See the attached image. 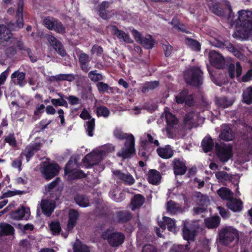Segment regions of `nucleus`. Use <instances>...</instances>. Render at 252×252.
I'll return each mask as SVG.
<instances>
[{
    "label": "nucleus",
    "instance_id": "obj_58",
    "mask_svg": "<svg viewBox=\"0 0 252 252\" xmlns=\"http://www.w3.org/2000/svg\"><path fill=\"white\" fill-rule=\"evenodd\" d=\"M24 192H25L24 191L20 190H15V191L8 190L7 192L3 193L2 195L1 196H0V199H2L5 198L12 197V196H14L16 195H21V194H24Z\"/></svg>",
    "mask_w": 252,
    "mask_h": 252
},
{
    "label": "nucleus",
    "instance_id": "obj_56",
    "mask_svg": "<svg viewBox=\"0 0 252 252\" xmlns=\"http://www.w3.org/2000/svg\"><path fill=\"white\" fill-rule=\"evenodd\" d=\"M96 113L98 117L102 116L104 118H107L110 115V111L104 106L97 107Z\"/></svg>",
    "mask_w": 252,
    "mask_h": 252
},
{
    "label": "nucleus",
    "instance_id": "obj_21",
    "mask_svg": "<svg viewBox=\"0 0 252 252\" xmlns=\"http://www.w3.org/2000/svg\"><path fill=\"white\" fill-rule=\"evenodd\" d=\"M112 29L114 34L116 35L119 40H123L124 42L127 43H133V41L130 37L128 34L126 33L122 30H119L116 26H112Z\"/></svg>",
    "mask_w": 252,
    "mask_h": 252
},
{
    "label": "nucleus",
    "instance_id": "obj_52",
    "mask_svg": "<svg viewBox=\"0 0 252 252\" xmlns=\"http://www.w3.org/2000/svg\"><path fill=\"white\" fill-rule=\"evenodd\" d=\"M86 131L88 135L92 137L94 135V131L95 127V119L92 118L90 120L86 122Z\"/></svg>",
    "mask_w": 252,
    "mask_h": 252
},
{
    "label": "nucleus",
    "instance_id": "obj_33",
    "mask_svg": "<svg viewBox=\"0 0 252 252\" xmlns=\"http://www.w3.org/2000/svg\"><path fill=\"white\" fill-rule=\"evenodd\" d=\"M196 233V231L194 229H190L185 225L182 228L183 239L188 241V242L194 240Z\"/></svg>",
    "mask_w": 252,
    "mask_h": 252
},
{
    "label": "nucleus",
    "instance_id": "obj_41",
    "mask_svg": "<svg viewBox=\"0 0 252 252\" xmlns=\"http://www.w3.org/2000/svg\"><path fill=\"white\" fill-rule=\"evenodd\" d=\"M26 213H28L26 209L23 206L18 208L16 211L11 214V218L15 220H20L24 218Z\"/></svg>",
    "mask_w": 252,
    "mask_h": 252
},
{
    "label": "nucleus",
    "instance_id": "obj_28",
    "mask_svg": "<svg viewBox=\"0 0 252 252\" xmlns=\"http://www.w3.org/2000/svg\"><path fill=\"white\" fill-rule=\"evenodd\" d=\"M220 222V218L219 216H214L206 218L204 220L205 226L208 229H214L218 227Z\"/></svg>",
    "mask_w": 252,
    "mask_h": 252
},
{
    "label": "nucleus",
    "instance_id": "obj_30",
    "mask_svg": "<svg viewBox=\"0 0 252 252\" xmlns=\"http://www.w3.org/2000/svg\"><path fill=\"white\" fill-rule=\"evenodd\" d=\"M23 7L24 4L23 2L20 1L18 4V8L16 11V24L18 28H22L24 26V20H23Z\"/></svg>",
    "mask_w": 252,
    "mask_h": 252
},
{
    "label": "nucleus",
    "instance_id": "obj_49",
    "mask_svg": "<svg viewBox=\"0 0 252 252\" xmlns=\"http://www.w3.org/2000/svg\"><path fill=\"white\" fill-rule=\"evenodd\" d=\"M94 157L91 154H88L83 159V162L87 168H91L94 165L97 164L99 162H94Z\"/></svg>",
    "mask_w": 252,
    "mask_h": 252
},
{
    "label": "nucleus",
    "instance_id": "obj_39",
    "mask_svg": "<svg viewBox=\"0 0 252 252\" xmlns=\"http://www.w3.org/2000/svg\"><path fill=\"white\" fill-rule=\"evenodd\" d=\"M242 98L244 103L248 105L252 104V87L249 86L243 91Z\"/></svg>",
    "mask_w": 252,
    "mask_h": 252
},
{
    "label": "nucleus",
    "instance_id": "obj_54",
    "mask_svg": "<svg viewBox=\"0 0 252 252\" xmlns=\"http://www.w3.org/2000/svg\"><path fill=\"white\" fill-rule=\"evenodd\" d=\"M163 220L165 222L169 231L176 232L175 222L172 219L168 217H163Z\"/></svg>",
    "mask_w": 252,
    "mask_h": 252
},
{
    "label": "nucleus",
    "instance_id": "obj_29",
    "mask_svg": "<svg viewBox=\"0 0 252 252\" xmlns=\"http://www.w3.org/2000/svg\"><path fill=\"white\" fill-rule=\"evenodd\" d=\"M12 33L9 29L4 25H0V42H8L12 38Z\"/></svg>",
    "mask_w": 252,
    "mask_h": 252
},
{
    "label": "nucleus",
    "instance_id": "obj_20",
    "mask_svg": "<svg viewBox=\"0 0 252 252\" xmlns=\"http://www.w3.org/2000/svg\"><path fill=\"white\" fill-rule=\"evenodd\" d=\"M90 60L88 55L81 53L79 56V63L81 70L84 72H88L91 68L90 64Z\"/></svg>",
    "mask_w": 252,
    "mask_h": 252
},
{
    "label": "nucleus",
    "instance_id": "obj_14",
    "mask_svg": "<svg viewBox=\"0 0 252 252\" xmlns=\"http://www.w3.org/2000/svg\"><path fill=\"white\" fill-rule=\"evenodd\" d=\"M173 167L174 173L175 175H184L187 170L186 161L178 158H176L173 160Z\"/></svg>",
    "mask_w": 252,
    "mask_h": 252
},
{
    "label": "nucleus",
    "instance_id": "obj_44",
    "mask_svg": "<svg viewBox=\"0 0 252 252\" xmlns=\"http://www.w3.org/2000/svg\"><path fill=\"white\" fill-rule=\"evenodd\" d=\"M74 200L76 204L80 207H86L90 206L89 199L84 195H77L74 197Z\"/></svg>",
    "mask_w": 252,
    "mask_h": 252
},
{
    "label": "nucleus",
    "instance_id": "obj_5",
    "mask_svg": "<svg viewBox=\"0 0 252 252\" xmlns=\"http://www.w3.org/2000/svg\"><path fill=\"white\" fill-rule=\"evenodd\" d=\"M238 237L237 231L232 227L223 228L219 232V242L223 246H228Z\"/></svg>",
    "mask_w": 252,
    "mask_h": 252
},
{
    "label": "nucleus",
    "instance_id": "obj_43",
    "mask_svg": "<svg viewBox=\"0 0 252 252\" xmlns=\"http://www.w3.org/2000/svg\"><path fill=\"white\" fill-rule=\"evenodd\" d=\"M10 42H13L15 44L16 47L20 51H26L28 54L31 53V49L25 46L24 42L21 39H17L13 37L9 40Z\"/></svg>",
    "mask_w": 252,
    "mask_h": 252
},
{
    "label": "nucleus",
    "instance_id": "obj_42",
    "mask_svg": "<svg viewBox=\"0 0 252 252\" xmlns=\"http://www.w3.org/2000/svg\"><path fill=\"white\" fill-rule=\"evenodd\" d=\"M0 229L2 235L6 236L13 234L15 231L11 225L6 223H0Z\"/></svg>",
    "mask_w": 252,
    "mask_h": 252
},
{
    "label": "nucleus",
    "instance_id": "obj_2",
    "mask_svg": "<svg viewBox=\"0 0 252 252\" xmlns=\"http://www.w3.org/2000/svg\"><path fill=\"white\" fill-rule=\"evenodd\" d=\"M78 167L77 159L71 158L64 168V174L66 177L67 181H73L84 179L87 177V174Z\"/></svg>",
    "mask_w": 252,
    "mask_h": 252
},
{
    "label": "nucleus",
    "instance_id": "obj_55",
    "mask_svg": "<svg viewBox=\"0 0 252 252\" xmlns=\"http://www.w3.org/2000/svg\"><path fill=\"white\" fill-rule=\"evenodd\" d=\"M45 108V105L43 104L37 105L33 112L32 119L34 121L39 119L41 117V114L44 113Z\"/></svg>",
    "mask_w": 252,
    "mask_h": 252
},
{
    "label": "nucleus",
    "instance_id": "obj_57",
    "mask_svg": "<svg viewBox=\"0 0 252 252\" xmlns=\"http://www.w3.org/2000/svg\"><path fill=\"white\" fill-rule=\"evenodd\" d=\"M177 204L173 200H169L167 202V211L168 212H170L172 214H175L177 213L179 208L177 206Z\"/></svg>",
    "mask_w": 252,
    "mask_h": 252
},
{
    "label": "nucleus",
    "instance_id": "obj_59",
    "mask_svg": "<svg viewBox=\"0 0 252 252\" xmlns=\"http://www.w3.org/2000/svg\"><path fill=\"white\" fill-rule=\"evenodd\" d=\"M4 141L13 148L16 147L17 145L14 133H9L7 136H5Z\"/></svg>",
    "mask_w": 252,
    "mask_h": 252
},
{
    "label": "nucleus",
    "instance_id": "obj_50",
    "mask_svg": "<svg viewBox=\"0 0 252 252\" xmlns=\"http://www.w3.org/2000/svg\"><path fill=\"white\" fill-rule=\"evenodd\" d=\"M215 176L219 180L221 181L230 182L232 179L231 176L223 171H217Z\"/></svg>",
    "mask_w": 252,
    "mask_h": 252
},
{
    "label": "nucleus",
    "instance_id": "obj_38",
    "mask_svg": "<svg viewBox=\"0 0 252 252\" xmlns=\"http://www.w3.org/2000/svg\"><path fill=\"white\" fill-rule=\"evenodd\" d=\"M159 83L158 81L146 82L141 88V91L142 93L145 94L151 90H153L159 86Z\"/></svg>",
    "mask_w": 252,
    "mask_h": 252
},
{
    "label": "nucleus",
    "instance_id": "obj_18",
    "mask_svg": "<svg viewBox=\"0 0 252 252\" xmlns=\"http://www.w3.org/2000/svg\"><path fill=\"white\" fill-rule=\"evenodd\" d=\"M113 174L119 180L122 181L125 184L132 185L135 183V179L132 176L129 174H125L120 170H116L113 172Z\"/></svg>",
    "mask_w": 252,
    "mask_h": 252
},
{
    "label": "nucleus",
    "instance_id": "obj_3",
    "mask_svg": "<svg viewBox=\"0 0 252 252\" xmlns=\"http://www.w3.org/2000/svg\"><path fill=\"white\" fill-rule=\"evenodd\" d=\"M184 78L187 84L199 87L203 83V72L199 66L194 65L185 71Z\"/></svg>",
    "mask_w": 252,
    "mask_h": 252
},
{
    "label": "nucleus",
    "instance_id": "obj_12",
    "mask_svg": "<svg viewBox=\"0 0 252 252\" xmlns=\"http://www.w3.org/2000/svg\"><path fill=\"white\" fill-rule=\"evenodd\" d=\"M42 146L40 142H34L26 146L25 150L21 153V155L26 157L27 161H30L34 155L38 152Z\"/></svg>",
    "mask_w": 252,
    "mask_h": 252
},
{
    "label": "nucleus",
    "instance_id": "obj_7",
    "mask_svg": "<svg viewBox=\"0 0 252 252\" xmlns=\"http://www.w3.org/2000/svg\"><path fill=\"white\" fill-rule=\"evenodd\" d=\"M215 148L217 155L222 163L226 162L233 156L232 147L230 144L217 143Z\"/></svg>",
    "mask_w": 252,
    "mask_h": 252
},
{
    "label": "nucleus",
    "instance_id": "obj_15",
    "mask_svg": "<svg viewBox=\"0 0 252 252\" xmlns=\"http://www.w3.org/2000/svg\"><path fill=\"white\" fill-rule=\"evenodd\" d=\"M167 109H168L167 107L164 109V113L167 124L166 131L168 133L173 128L174 126L178 124V120L174 115L167 111Z\"/></svg>",
    "mask_w": 252,
    "mask_h": 252
},
{
    "label": "nucleus",
    "instance_id": "obj_24",
    "mask_svg": "<svg viewBox=\"0 0 252 252\" xmlns=\"http://www.w3.org/2000/svg\"><path fill=\"white\" fill-rule=\"evenodd\" d=\"M78 212L74 209H71L68 213V220L67 224V228L68 230H72L77 223V220L79 218Z\"/></svg>",
    "mask_w": 252,
    "mask_h": 252
},
{
    "label": "nucleus",
    "instance_id": "obj_36",
    "mask_svg": "<svg viewBox=\"0 0 252 252\" xmlns=\"http://www.w3.org/2000/svg\"><path fill=\"white\" fill-rule=\"evenodd\" d=\"M58 95L60 97V98L56 99L52 98L51 100L52 104L55 107L58 106H64L67 108L68 107L67 101L64 99L66 96L62 93H59Z\"/></svg>",
    "mask_w": 252,
    "mask_h": 252
},
{
    "label": "nucleus",
    "instance_id": "obj_51",
    "mask_svg": "<svg viewBox=\"0 0 252 252\" xmlns=\"http://www.w3.org/2000/svg\"><path fill=\"white\" fill-rule=\"evenodd\" d=\"M96 70L89 72L88 77L94 82H98L103 80V76L100 73H97Z\"/></svg>",
    "mask_w": 252,
    "mask_h": 252
},
{
    "label": "nucleus",
    "instance_id": "obj_53",
    "mask_svg": "<svg viewBox=\"0 0 252 252\" xmlns=\"http://www.w3.org/2000/svg\"><path fill=\"white\" fill-rule=\"evenodd\" d=\"M195 196L197 198V203L198 205L201 207L207 206V196L206 195H203L200 192H197Z\"/></svg>",
    "mask_w": 252,
    "mask_h": 252
},
{
    "label": "nucleus",
    "instance_id": "obj_23",
    "mask_svg": "<svg viewBox=\"0 0 252 252\" xmlns=\"http://www.w3.org/2000/svg\"><path fill=\"white\" fill-rule=\"evenodd\" d=\"M157 152L158 156L163 159L170 158L173 155V151L169 145H167L164 147L158 148Z\"/></svg>",
    "mask_w": 252,
    "mask_h": 252
},
{
    "label": "nucleus",
    "instance_id": "obj_25",
    "mask_svg": "<svg viewBox=\"0 0 252 252\" xmlns=\"http://www.w3.org/2000/svg\"><path fill=\"white\" fill-rule=\"evenodd\" d=\"M161 176L160 173L156 169H150L147 175V179L149 183L154 185H158Z\"/></svg>",
    "mask_w": 252,
    "mask_h": 252
},
{
    "label": "nucleus",
    "instance_id": "obj_32",
    "mask_svg": "<svg viewBox=\"0 0 252 252\" xmlns=\"http://www.w3.org/2000/svg\"><path fill=\"white\" fill-rule=\"evenodd\" d=\"M145 197L141 194H136L134 195L131 201V210L134 211L136 209L140 208L144 204Z\"/></svg>",
    "mask_w": 252,
    "mask_h": 252
},
{
    "label": "nucleus",
    "instance_id": "obj_61",
    "mask_svg": "<svg viewBox=\"0 0 252 252\" xmlns=\"http://www.w3.org/2000/svg\"><path fill=\"white\" fill-rule=\"evenodd\" d=\"M50 228L54 235L59 234L61 230L60 223L59 221H52L50 224Z\"/></svg>",
    "mask_w": 252,
    "mask_h": 252
},
{
    "label": "nucleus",
    "instance_id": "obj_22",
    "mask_svg": "<svg viewBox=\"0 0 252 252\" xmlns=\"http://www.w3.org/2000/svg\"><path fill=\"white\" fill-rule=\"evenodd\" d=\"M211 63L217 68L221 67L224 63V59L220 54L214 52L210 55Z\"/></svg>",
    "mask_w": 252,
    "mask_h": 252
},
{
    "label": "nucleus",
    "instance_id": "obj_4",
    "mask_svg": "<svg viewBox=\"0 0 252 252\" xmlns=\"http://www.w3.org/2000/svg\"><path fill=\"white\" fill-rule=\"evenodd\" d=\"M102 238L106 240L111 247H118L122 245L125 240V235L121 232L107 229L102 232Z\"/></svg>",
    "mask_w": 252,
    "mask_h": 252
},
{
    "label": "nucleus",
    "instance_id": "obj_1",
    "mask_svg": "<svg viewBox=\"0 0 252 252\" xmlns=\"http://www.w3.org/2000/svg\"><path fill=\"white\" fill-rule=\"evenodd\" d=\"M238 24L240 29L237 30L232 34L238 40H245L252 35V11L241 10L238 12Z\"/></svg>",
    "mask_w": 252,
    "mask_h": 252
},
{
    "label": "nucleus",
    "instance_id": "obj_60",
    "mask_svg": "<svg viewBox=\"0 0 252 252\" xmlns=\"http://www.w3.org/2000/svg\"><path fill=\"white\" fill-rule=\"evenodd\" d=\"M96 87L99 92L104 93L107 92L108 90L112 91L113 88L110 87L109 85L103 82H98L96 84Z\"/></svg>",
    "mask_w": 252,
    "mask_h": 252
},
{
    "label": "nucleus",
    "instance_id": "obj_26",
    "mask_svg": "<svg viewBox=\"0 0 252 252\" xmlns=\"http://www.w3.org/2000/svg\"><path fill=\"white\" fill-rule=\"evenodd\" d=\"M55 204L46 199H43L41 201V209L42 213L47 217L51 215L54 211Z\"/></svg>",
    "mask_w": 252,
    "mask_h": 252
},
{
    "label": "nucleus",
    "instance_id": "obj_34",
    "mask_svg": "<svg viewBox=\"0 0 252 252\" xmlns=\"http://www.w3.org/2000/svg\"><path fill=\"white\" fill-rule=\"evenodd\" d=\"M110 4V2L103 1L98 5V12L99 15L102 19L104 20L108 19V12L106 11V9L109 7Z\"/></svg>",
    "mask_w": 252,
    "mask_h": 252
},
{
    "label": "nucleus",
    "instance_id": "obj_35",
    "mask_svg": "<svg viewBox=\"0 0 252 252\" xmlns=\"http://www.w3.org/2000/svg\"><path fill=\"white\" fill-rule=\"evenodd\" d=\"M218 195L223 200H226L228 201L233 197V193L232 191L225 187H221L217 191Z\"/></svg>",
    "mask_w": 252,
    "mask_h": 252
},
{
    "label": "nucleus",
    "instance_id": "obj_46",
    "mask_svg": "<svg viewBox=\"0 0 252 252\" xmlns=\"http://www.w3.org/2000/svg\"><path fill=\"white\" fill-rule=\"evenodd\" d=\"M155 41L150 34H147L143 38L141 44L145 48L151 49L154 46Z\"/></svg>",
    "mask_w": 252,
    "mask_h": 252
},
{
    "label": "nucleus",
    "instance_id": "obj_48",
    "mask_svg": "<svg viewBox=\"0 0 252 252\" xmlns=\"http://www.w3.org/2000/svg\"><path fill=\"white\" fill-rule=\"evenodd\" d=\"M195 113L193 111H190L187 113L184 117L183 123L187 125L192 126L194 123Z\"/></svg>",
    "mask_w": 252,
    "mask_h": 252
},
{
    "label": "nucleus",
    "instance_id": "obj_16",
    "mask_svg": "<svg viewBox=\"0 0 252 252\" xmlns=\"http://www.w3.org/2000/svg\"><path fill=\"white\" fill-rule=\"evenodd\" d=\"M208 3L209 9L213 13L220 17L225 16V11L221 3L213 0H210Z\"/></svg>",
    "mask_w": 252,
    "mask_h": 252
},
{
    "label": "nucleus",
    "instance_id": "obj_40",
    "mask_svg": "<svg viewBox=\"0 0 252 252\" xmlns=\"http://www.w3.org/2000/svg\"><path fill=\"white\" fill-rule=\"evenodd\" d=\"M189 244V242H187L186 245L174 244L169 252H190Z\"/></svg>",
    "mask_w": 252,
    "mask_h": 252
},
{
    "label": "nucleus",
    "instance_id": "obj_10",
    "mask_svg": "<svg viewBox=\"0 0 252 252\" xmlns=\"http://www.w3.org/2000/svg\"><path fill=\"white\" fill-rule=\"evenodd\" d=\"M60 167L57 163H48L43 165L41 172L46 180H50L59 172Z\"/></svg>",
    "mask_w": 252,
    "mask_h": 252
},
{
    "label": "nucleus",
    "instance_id": "obj_17",
    "mask_svg": "<svg viewBox=\"0 0 252 252\" xmlns=\"http://www.w3.org/2000/svg\"><path fill=\"white\" fill-rule=\"evenodd\" d=\"M132 218V213L126 210L117 211L115 215L116 220L120 224L126 223L129 221Z\"/></svg>",
    "mask_w": 252,
    "mask_h": 252
},
{
    "label": "nucleus",
    "instance_id": "obj_63",
    "mask_svg": "<svg viewBox=\"0 0 252 252\" xmlns=\"http://www.w3.org/2000/svg\"><path fill=\"white\" fill-rule=\"evenodd\" d=\"M210 248L208 244L205 243H200L196 247V252H209Z\"/></svg>",
    "mask_w": 252,
    "mask_h": 252
},
{
    "label": "nucleus",
    "instance_id": "obj_27",
    "mask_svg": "<svg viewBox=\"0 0 252 252\" xmlns=\"http://www.w3.org/2000/svg\"><path fill=\"white\" fill-rule=\"evenodd\" d=\"M226 206L229 209L233 212H240L243 208V202L240 199L232 197L227 202Z\"/></svg>",
    "mask_w": 252,
    "mask_h": 252
},
{
    "label": "nucleus",
    "instance_id": "obj_31",
    "mask_svg": "<svg viewBox=\"0 0 252 252\" xmlns=\"http://www.w3.org/2000/svg\"><path fill=\"white\" fill-rule=\"evenodd\" d=\"M201 147L205 153H208L213 150L214 147V143L210 136L205 137L201 142Z\"/></svg>",
    "mask_w": 252,
    "mask_h": 252
},
{
    "label": "nucleus",
    "instance_id": "obj_62",
    "mask_svg": "<svg viewBox=\"0 0 252 252\" xmlns=\"http://www.w3.org/2000/svg\"><path fill=\"white\" fill-rule=\"evenodd\" d=\"M74 252H90L89 248L86 245H74L73 247Z\"/></svg>",
    "mask_w": 252,
    "mask_h": 252
},
{
    "label": "nucleus",
    "instance_id": "obj_37",
    "mask_svg": "<svg viewBox=\"0 0 252 252\" xmlns=\"http://www.w3.org/2000/svg\"><path fill=\"white\" fill-rule=\"evenodd\" d=\"M185 43L193 51H200L201 50V44L196 40L189 37H186L185 38Z\"/></svg>",
    "mask_w": 252,
    "mask_h": 252
},
{
    "label": "nucleus",
    "instance_id": "obj_9",
    "mask_svg": "<svg viewBox=\"0 0 252 252\" xmlns=\"http://www.w3.org/2000/svg\"><path fill=\"white\" fill-rule=\"evenodd\" d=\"M175 102L178 104L185 103L189 107L193 106L194 100L192 94H189V91L187 89H183L175 96Z\"/></svg>",
    "mask_w": 252,
    "mask_h": 252
},
{
    "label": "nucleus",
    "instance_id": "obj_47",
    "mask_svg": "<svg viewBox=\"0 0 252 252\" xmlns=\"http://www.w3.org/2000/svg\"><path fill=\"white\" fill-rule=\"evenodd\" d=\"M113 134L116 138L120 140H123L124 139L127 140V139L129 138V136L132 135V134H127L126 133L124 132L121 128L119 127H116L115 128Z\"/></svg>",
    "mask_w": 252,
    "mask_h": 252
},
{
    "label": "nucleus",
    "instance_id": "obj_11",
    "mask_svg": "<svg viewBox=\"0 0 252 252\" xmlns=\"http://www.w3.org/2000/svg\"><path fill=\"white\" fill-rule=\"evenodd\" d=\"M46 37L50 45L53 47V49L59 55L63 57L66 56V51L60 41L58 40L54 36L51 34H47Z\"/></svg>",
    "mask_w": 252,
    "mask_h": 252
},
{
    "label": "nucleus",
    "instance_id": "obj_45",
    "mask_svg": "<svg viewBox=\"0 0 252 252\" xmlns=\"http://www.w3.org/2000/svg\"><path fill=\"white\" fill-rule=\"evenodd\" d=\"M216 103L219 107L227 108L232 105V102L228 100L226 97H220L216 98Z\"/></svg>",
    "mask_w": 252,
    "mask_h": 252
},
{
    "label": "nucleus",
    "instance_id": "obj_19",
    "mask_svg": "<svg viewBox=\"0 0 252 252\" xmlns=\"http://www.w3.org/2000/svg\"><path fill=\"white\" fill-rule=\"evenodd\" d=\"M219 137L224 141H229L234 138V133L228 125H224L221 126Z\"/></svg>",
    "mask_w": 252,
    "mask_h": 252
},
{
    "label": "nucleus",
    "instance_id": "obj_8",
    "mask_svg": "<svg viewBox=\"0 0 252 252\" xmlns=\"http://www.w3.org/2000/svg\"><path fill=\"white\" fill-rule=\"evenodd\" d=\"M43 25L49 30H54L57 33L63 34L65 32V28L62 23L53 17H45L43 20Z\"/></svg>",
    "mask_w": 252,
    "mask_h": 252
},
{
    "label": "nucleus",
    "instance_id": "obj_13",
    "mask_svg": "<svg viewBox=\"0 0 252 252\" xmlns=\"http://www.w3.org/2000/svg\"><path fill=\"white\" fill-rule=\"evenodd\" d=\"M11 79L15 85L21 87H23L27 84L26 73L24 72L20 71L19 70L15 71L11 75Z\"/></svg>",
    "mask_w": 252,
    "mask_h": 252
},
{
    "label": "nucleus",
    "instance_id": "obj_6",
    "mask_svg": "<svg viewBox=\"0 0 252 252\" xmlns=\"http://www.w3.org/2000/svg\"><path fill=\"white\" fill-rule=\"evenodd\" d=\"M135 154V138L134 136L131 135L127 140H126L124 146L118 152L117 156L125 159L131 158Z\"/></svg>",
    "mask_w": 252,
    "mask_h": 252
},
{
    "label": "nucleus",
    "instance_id": "obj_64",
    "mask_svg": "<svg viewBox=\"0 0 252 252\" xmlns=\"http://www.w3.org/2000/svg\"><path fill=\"white\" fill-rule=\"evenodd\" d=\"M141 252H158V251L154 246L151 244H146L143 247Z\"/></svg>",
    "mask_w": 252,
    "mask_h": 252
}]
</instances>
